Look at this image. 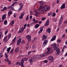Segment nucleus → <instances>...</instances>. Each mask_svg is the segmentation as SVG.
Here are the masks:
<instances>
[{
  "label": "nucleus",
  "mask_w": 67,
  "mask_h": 67,
  "mask_svg": "<svg viewBox=\"0 0 67 67\" xmlns=\"http://www.w3.org/2000/svg\"><path fill=\"white\" fill-rule=\"evenodd\" d=\"M42 9V6H41L40 7H39L38 9L39 10H40L41 9Z\"/></svg>",
  "instance_id": "42"
},
{
  "label": "nucleus",
  "mask_w": 67,
  "mask_h": 67,
  "mask_svg": "<svg viewBox=\"0 0 67 67\" xmlns=\"http://www.w3.org/2000/svg\"><path fill=\"white\" fill-rule=\"evenodd\" d=\"M11 48V47H9L7 50V53H9L10 52V49Z\"/></svg>",
  "instance_id": "24"
},
{
  "label": "nucleus",
  "mask_w": 67,
  "mask_h": 67,
  "mask_svg": "<svg viewBox=\"0 0 67 67\" xmlns=\"http://www.w3.org/2000/svg\"><path fill=\"white\" fill-rule=\"evenodd\" d=\"M14 23V21H12L10 22V25L11 26H13Z\"/></svg>",
  "instance_id": "20"
},
{
  "label": "nucleus",
  "mask_w": 67,
  "mask_h": 67,
  "mask_svg": "<svg viewBox=\"0 0 67 67\" xmlns=\"http://www.w3.org/2000/svg\"><path fill=\"white\" fill-rule=\"evenodd\" d=\"M9 41V39H7L6 40H5L4 41L5 43H7V42H8Z\"/></svg>",
  "instance_id": "58"
},
{
  "label": "nucleus",
  "mask_w": 67,
  "mask_h": 67,
  "mask_svg": "<svg viewBox=\"0 0 67 67\" xmlns=\"http://www.w3.org/2000/svg\"><path fill=\"white\" fill-rule=\"evenodd\" d=\"M63 67V66L62 65H60L59 66V67Z\"/></svg>",
  "instance_id": "64"
},
{
  "label": "nucleus",
  "mask_w": 67,
  "mask_h": 67,
  "mask_svg": "<svg viewBox=\"0 0 67 67\" xmlns=\"http://www.w3.org/2000/svg\"><path fill=\"white\" fill-rule=\"evenodd\" d=\"M48 59L49 60H51V62H53V61L54 60V58L52 56H49L48 57Z\"/></svg>",
  "instance_id": "4"
},
{
  "label": "nucleus",
  "mask_w": 67,
  "mask_h": 67,
  "mask_svg": "<svg viewBox=\"0 0 67 67\" xmlns=\"http://www.w3.org/2000/svg\"><path fill=\"white\" fill-rule=\"evenodd\" d=\"M57 3H59V0H57Z\"/></svg>",
  "instance_id": "53"
},
{
  "label": "nucleus",
  "mask_w": 67,
  "mask_h": 67,
  "mask_svg": "<svg viewBox=\"0 0 67 67\" xmlns=\"http://www.w3.org/2000/svg\"><path fill=\"white\" fill-rule=\"evenodd\" d=\"M47 52H46L47 54H48V55L50 53H51V52H50V48L49 47V48H47Z\"/></svg>",
  "instance_id": "14"
},
{
  "label": "nucleus",
  "mask_w": 67,
  "mask_h": 67,
  "mask_svg": "<svg viewBox=\"0 0 67 67\" xmlns=\"http://www.w3.org/2000/svg\"><path fill=\"white\" fill-rule=\"evenodd\" d=\"M12 13V12L11 11V10L10 9L9 10L8 13V15L9 16H10V15H11Z\"/></svg>",
  "instance_id": "19"
},
{
  "label": "nucleus",
  "mask_w": 67,
  "mask_h": 67,
  "mask_svg": "<svg viewBox=\"0 0 67 67\" xmlns=\"http://www.w3.org/2000/svg\"><path fill=\"white\" fill-rule=\"evenodd\" d=\"M20 6V7L21 8H22L23 7V5L22 4V3H21L20 4H19Z\"/></svg>",
  "instance_id": "32"
},
{
  "label": "nucleus",
  "mask_w": 67,
  "mask_h": 67,
  "mask_svg": "<svg viewBox=\"0 0 67 67\" xmlns=\"http://www.w3.org/2000/svg\"><path fill=\"white\" fill-rule=\"evenodd\" d=\"M62 22H63V17L61 16V18H60L59 21V26L60 25L61 23H62Z\"/></svg>",
  "instance_id": "7"
},
{
  "label": "nucleus",
  "mask_w": 67,
  "mask_h": 67,
  "mask_svg": "<svg viewBox=\"0 0 67 67\" xmlns=\"http://www.w3.org/2000/svg\"><path fill=\"white\" fill-rule=\"evenodd\" d=\"M38 22V20H35V21L34 22V23H37V22Z\"/></svg>",
  "instance_id": "50"
},
{
  "label": "nucleus",
  "mask_w": 67,
  "mask_h": 67,
  "mask_svg": "<svg viewBox=\"0 0 67 67\" xmlns=\"http://www.w3.org/2000/svg\"><path fill=\"white\" fill-rule=\"evenodd\" d=\"M13 51H14V49H13L10 52V54H12L13 52Z\"/></svg>",
  "instance_id": "36"
},
{
  "label": "nucleus",
  "mask_w": 67,
  "mask_h": 67,
  "mask_svg": "<svg viewBox=\"0 0 67 67\" xmlns=\"http://www.w3.org/2000/svg\"><path fill=\"white\" fill-rule=\"evenodd\" d=\"M27 25V24H25L24 25V29H25V27H26V25Z\"/></svg>",
  "instance_id": "40"
},
{
  "label": "nucleus",
  "mask_w": 67,
  "mask_h": 67,
  "mask_svg": "<svg viewBox=\"0 0 67 67\" xmlns=\"http://www.w3.org/2000/svg\"><path fill=\"white\" fill-rule=\"evenodd\" d=\"M16 37H15L14 39L12 40V42L13 43H14V42H15V40H16Z\"/></svg>",
  "instance_id": "28"
},
{
  "label": "nucleus",
  "mask_w": 67,
  "mask_h": 67,
  "mask_svg": "<svg viewBox=\"0 0 67 67\" xmlns=\"http://www.w3.org/2000/svg\"><path fill=\"white\" fill-rule=\"evenodd\" d=\"M4 25H7V20H5L4 21Z\"/></svg>",
  "instance_id": "29"
},
{
  "label": "nucleus",
  "mask_w": 67,
  "mask_h": 67,
  "mask_svg": "<svg viewBox=\"0 0 67 67\" xmlns=\"http://www.w3.org/2000/svg\"><path fill=\"white\" fill-rule=\"evenodd\" d=\"M13 16H14V18H16V17H17V16H16V15L15 14H14L13 15Z\"/></svg>",
  "instance_id": "61"
},
{
  "label": "nucleus",
  "mask_w": 67,
  "mask_h": 67,
  "mask_svg": "<svg viewBox=\"0 0 67 67\" xmlns=\"http://www.w3.org/2000/svg\"><path fill=\"white\" fill-rule=\"evenodd\" d=\"M19 18L20 19H23V16H22V15H20V16L19 17Z\"/></svg>",
  "instance_id": "43"
},
{
  "label": "nucleus",
  "mask_w": 67,
  "mask_h": 67,
  "mask_svg": "<svg viewBox=\"0 0 67 67\" xmlns=\"http://www.w3.org/2000/svg\"><path fill=\"white\" fill-rule=\"evenodd\" d=\"M11 34H9L8 35V39H9V38H10L11 37Z\"/></svg>",
  "instance_id": "31"
},
{
  "label": "nucleus",
  "mask_w": 67,
  "mask_h": 67,
  "mask_svg": "<svg viewBox=\"0 0 67 67\" xmlns=\"http://www.w3.org/2000/svg\"><path fill=\"white\" fill-rule=\"evenodd\" d=\"M65 4L63 3L60 9H65Z\"/></svg>",
  "instance_id": "15"
},
{
  "label": "nucleus",
  "mask_w": 67,
  "mask_h": 67,
  "mask_svg": "<svg viewBox=\"0 0 67 67\" xmlns=\"http://www.w3.org/2000/svg\"><path fill=\"white\" fill-rule=\"evenodd\" d=\"M33 57L34 58H37L36 57V55L34 56Z\"/></svg>",
  "instance_id": "55"
},
{
  "label": "nucleus",
  "mask_w": 67,
  "mask_h": 67,
  "mask_svg": "<svg viewBox=\"0 0 67 67\" xmlns=\"http://www.w3.org/2000/svg\"><path fill=\"white\" fill-rule=\"evenodd\" d=\"M8 29L5 32V35H6V34L8 33Z\"/></svg>",
  "instance_id": "37"
},
{
  "label": "nucleus",
  "mask_w": 67,
  "mask_h": 67,
  "mask_svg": "<svg viewBox=\"0 0 67 67\" xmlns=\"http://www.w3.org/2000/svg\"><path fill=\"white\" fill-rule=\"evenodd\" d=\"M47 38V37L45 35H43L42 36V41H44L45 40H46Z\"/></svg>",
  "instance_id": "9"
},
{
  "label": "nucleus",
  "mask_w": 67,
  "mask_h": 67,
  "mask_svg": "<svg viewBox=\"0 0 67 67\" xmlns=\"http://www.w3.org/2000/svg\"><path fill=\"white\" fill-rule=\"evenodd\" d=\"M32 51H29V52H28V55H29L30 54V53H32Z\"/></svg>",
  "instance_id": "52"
},
{
  "label": "nucleus",
  "mask_w": 67,
  "mask_h": 67,
  "mask_svg": "<svg viewBox=\"0 0 67 67\" xmlns=\"http://www.w3.org/2000/svg\"><path fill=\"white\" fill-rule=\"evenodd\" d=\"M59 47V45H57V44H56V43H54L53 44V47H54V50H56L57 49L56 51L57 55H59V53H60V50H59V49L57 48Z\"/></svg>",
  "instance_id": "1"
},
{
  "label": "nucleus",
  "mask_w": 67,
  "mask_h": 67,
  "mask_svg": "<svg viewBox=\"0 0 67 67\" xmlns=\"http://www.w3.org/2000/svg\"><path fill=\"white\" fill-rule=\"evenodd\" d=\"M20 6V7L21 8H22L23 7V5L22 4V3H21L20 4H19Z\"/></svg>",
  "instance_id": "33"
},
{
  "label": "nucleus",
  "mask_w": 67,
  "mask_h": 67,
  "mask_svg": "<svg viewBox=\"0 0 67 67\" xmlns=\"http://www.w3.org/2000/svg\"><path fill=\"white\" fill-rule=\"evenodd\" d=\"M18 2H14L11 5L8 7L9 9H11L12 10H14V5H17Z\"/></svg>",
  "instance_id": "2"
},
{
  "label": "nucleus",
  "mask_w": 67,
  "mask_h": 67,
  "mask_svg": "<svg viewBox=\"0 0 67 67\" xmlns=\"http://www.w3.org/2000/svg\"><path fill=\"white\" fill-rule=\"evenodd\" d=\"M35 45H33L32 47V49H34L35 48Z\"/></svg>",
  "instance_id": "45"
},
{
  "label": "nucleus",
  "mask_w": 67,
  "mask_h": 67,
  "mask_svg": "<svg viewBox=\"0 0 67 67\" xmlns=\"http://www.w3.org/2000/svg\"><path fill=\"white\" fill-rule=\"evenodd\" d=\"M7 38H8V36H6L4 38V41H5V40L7 39Z\"/></svg>",
  "instance_id": "38"
},
{
  "label": "nucleus",
  "mask_w": 67,
  "mask_h": 67,
  "mask_svg": "<svg viewBox=\"0 0 67 67\" xmlns=\"http://www.w3.org/2000/svg\"><path fill=\"white\" fill-rule=\"evenodd\" d=\"M3 57L2 53H0V58H1V57Z\"/></svg>",
  "instance_id": "41"
},
{
  "label": "nucleus",
  "mask_w": 67,
  "mask_h": 67,
  "mask_svg": "<svg viewBox=\"0 0 67 67\" xmlns=\"http://www.w3.org/2000/svg\"><path fill=\"white\" fill-rule=\"evenodd\" d=\"M35 59L34 58H30L29 59V61L30 62V63H32L33 62H34Z\"/></svg>",
  "instance_id": "12"
},
{
  "label": "nucleus",
  "mask_w": 67,
  "mask_h": 67,
  "mask_svg": "<svg viewBox=\"0 0 67 67\" xmlns=\"http://www.w3.org/2000/svg\"><path fill=\"white\" fill-rule=\"evenodd\" d=\"M49 20H48L47 21L46 23L44 24V26H48V25H49Z\"/></svg>",
  "instance_id": "11"
},
{
  "label": "nucleus",
  "mask_w": 67,
  "mask_h": 67,
  "mask_svg": "<svg viewBox=\"0 0 67 67\" xmlns=\"http://www.w3.org/2000/svg\"><path fill=\"white\" fill-rule=\"evenodd\" d=\"M40 25L39 24H36L35 25V27L36 29H37L38 28V27L40 26Z\"/></svg>",
  "instance_id": "23"
},
{
  "label": "nucleus",
  "mask_w": 67,
  "mask_h": 67,
  "mask_svg": "<svg viewBox=\"0 0 67 67\" xmlns=\"http://www.w3.org/2000/svg\"><path fill=\"white\" fill-rule=\"evenodd\" d=\"M28 19H29V15L27 16V17L25 19V20H28Z\"/></svg>",
  "instance_id": "49"
},
{
  "label": "nucleus",
  "mask_w": 67,
  "mask_h": 67,
  "mask_svg": "<svg viewBox=\"0 0 67 67\" xmlns=\"http://www.w3.org/2000/svg\"><path fill=\"white\" fill-rule=\"evenodd\" d=\"M33 20V22H35V19H33V20Z\"/></svg>",
  "instance_id": "62"
},
{
  "label": "nucleus",
  "mask_w": 67,
  "mask_h": 67,
  "mask_svg": "<svg viewBox=\"0 0 67 67\" xmlns=\"http://www.w3.org/2000/svg\"><path fill=\"white\" fill-rule=\"evenodd\" d=\"M23 30H24V29L23 28H20L19 29V31H18V33H22V32H23Z\"/></svg>",
  "instance_id": "13"
},
{
  "label": "nucleus",
  "mask_w": 67,
  "mask_h": 67,
  "mask_svg": "<svg viewBox=\"0 0 67 67\" xmlns=\"http://www.w3.org/2000/svg\"><path fill=\"white\" fill-rule=\"evenodd\" d=\"M47 43H48V40H45L43 42L42 46L44 47L45 45L46 46L47 44Z\"/></svg>",
  "instance_id": "5"
},
{
  "label": "nucleus",
  "mask_w": 67,
  "mask_h": 67,
  "mask_svg": "<svg viewBox=\"0 0 67 67\" xmlns=\"http://www.w3.org/2000/svg\"><path fill=\"white\" fill-rule=\"evenodd\" d=\"M23 63H24V60L22 59L21 60V62L19 63V65L21 66H23Z\"/></svg>",
  "instance_id": "8"
},
{
  "label": "nucleus",
  "mask_w": 67,
  "mask_h": 67,
  "mask_svg": "<svg viewBox=\"0 0 67 67\" xmlns=\"http://www.w3.org/2000/svg\"><path fill=\"white\" fill-rule=\"evenodd\" d=\"M43 62H44V63H47V61L46 60H45Z\"/></svg>",
  "instance_id": "56"
},
{
  "label": "nucleus",
  "mask_w": 67,
  "mask_h": 67,
  "mask_svg": "<svg viewBox=\"0 0 67 67\" xmlns=\"http://www.w3.org/2000/svg\"><path fill=\"white\" fill-rule=\"evenodd\" d=\"M21 9H22V7H20V8L18 10V11H20L21 10Z\"/></svg>",
  "instance_id": "54"
},
{
  "label": "nucleus",
  "mask_w": 67,
  "mask_h": 67,
  "mask_svg": "<svg viewBox=\"0 0 67 67\" xmlns=\"http://www.w3.org/2000/svg\"><path fill=\"white\" fill-rule=\"evenodd\" d=\"M56 38V36H54V37H52V38L51 39V42H52V41H54V40H55Z\"/></svg>",
  "instance_id": "18"
},
{
  "label": "nucleus",
  "mask_w": 67,
  "mask_h": 67,
  "mask_svg": "<svg viewBox=\"0 0 67 67\" xmlns=\"http://www.w3.org/2000/svg\"><path fill=\"white\" fill-rule=\"evenodd\" d=\"M52 14H53V12H50L48 13V16H50V15H51Z\"/></svg>",
  "instance_id": "27"
},
{
  "label": "nucleus",
  "mask_w": 67,
  "mask_h": 67,
  "mask_svg": "<svg viewBox=\"0 0 67 67\" xmlns=\"http://www.w3.org/2000/svg\"><path fill=\"white\" fill-rule=\"evenodd\" d=\"M6 18V16L5 15H4L2 16V20L3 21L4 20V19H5Z\"/></svg>",
  "instance_id": "21"
},
{
  "label": "nucleus",
  "mask_w": 67,
  "mask_h": 67,
  "mask_svg": "<svg viewBox=\"0 0 67 67\" xmlns=\"http://www.w3.org/2000/svg\"><path fill=\"white\" fill-rule=\"evenodd\" d=\"M46 55V54L45 53H43V54H42L40 55V56H41V57H44Z\"/></svg>",
  "instance_id": "26"
},
{
  "label": "nucleus",
  "mask_w": 67,
  "mask_h": 67,
  "mask_svg": "<svg viewBox=\"0 0 67 67\" xmlns=\"http://www.w3.org/2000/svg\"><path fill=\"white\" fill-rule=\"evenodd\" d=\"M2 35V32H0V40L1 39V36Z\"/></svg>",
  "instance_id": "34"
},
{
  "label": "nucleus",
  "mask_w": 67,
  "mask_h": 67,
  "mask_svg": "<svg viewBox=\"0 0 67 67\" xmlns=\"http://www.w3.org/2000/svg\"><path fill=\"white\" fill-rule=\"evenodd\" d=\"M5 57L6 58H7L8 57V54H7V53H5Z\"/></svg>",
  "instance_id": "30"
},
{
  "label": "nucleus",
  "mask_w": 67,
  "mask_h": 67,
  "mask_svg": "<svg viewBox=\"0 0 67 67\" xmlns=\"http://www.w3.org/2000/svg\"><path fill=\"white\" fill-rule=\"evenodd\" d=\"M19 51V47H17L15 50V52L16 53Z\"/></svg>",
  "instance_id": "22"
},
{
  "label": "nucleus",
  "mask_w": 67,
  "mask_h": 67,
  "mask_svg": "<svg viewBox=\"0 0 67 67\" xmlns=\"http://www.w3.org/2000/svg\"><path fill=\"white\" fill-rule=\"evenodd\" d=\"M50 9V7H47L46 6H45L42 10L43 13L44 12V11H46V10H49Z\"/></svg>",
  "instance_id": "3"
},
{
  "label": "nucleus",
  "mask_w": 67,
  "mask_h": 67,
  "mask_svg": "<svg viewBox=\"0 0 67 67\" xmlns=\"http://www.w3.org/2000/svg\"><path fill=\"white\" fill-rule=\"evenodd\" d=\"M21 40H22V39H19L17 40V45H19V44H20V43H21Z\"/></svg>",
  "instance_id": "16"
},
{
  "label": "nucleus",
  "mask_w": 67,
  "mask_h": 67,
  "mask_svg": "<svg viewBox=\"0 0 67 67\" xmlns=\"http://www.w3.org/2000/svg\"><path fill=\"white\" fill-rule=\"evenodd\" d=\"M5 61H6L7 62H8V65H10L11 64V61H9V59L8 58L6 59H5Z\"/></svg>",
  "instance_id": "17"
},
{
  "label": "nucleus",
  "mask_w": 67,
  "mask_h": 67,
  "mask_svg": "<svg viewBox=\"0 0 67 67\" xmlns=\"http://www.w3.org/2000/svg\"><path fill=\"white\" fill-rule=\"evenodd\" d=\"M23 59L24 61H26V60H27L28 59L26 58H25Z\"/></svg>",
  "instance_id": "39"
},
{
  "label": "nucleus",
  "mask_w": 67,
  "mask_h": 67,
  "mask_svg": "<svg viewBox=\"0 0 67 67\" xmlns=\"http://www.w3.org/2000/svg\"><path fill=\"white\" fill-rule=\"evenodd\" d=\"M56 15V14L55 13H53V16H55Z\"/></svg>",
  "instance_id": "48"
},
{
  "label": "nucleus",
  "mask_w": 67,
  "mask_h": 67,
  "mask_svg": "<svg viewBox=\"0 0 67 67\" xmlns=\"http://www.w3.org/2000/svg\"><path fill=\"white\" fill-rule=\"evenodd\" d=\"M42 20L43 21L44 20H45V18L44 17V18H43Z\"/></svg>",
  "instance_id": "59"
},
{
  "label": "nucleus",
  "mask_w": 67,
  "mask_h": 67,
  "mask_svg": "<svg viewBox=\"0 0 67 67\" xmlns=\"http://www.w3.org/2000/svg\"><path fill=\"white\" fill-rule=\"evenodd\" d=\"M34 24L33 23H31L30 24V26H33Z\"/></svg>",
  "instance_id": "51"
},
{
  "label": "nucleus",
  "mask_w": 67,
  "mask_h": 67,
  "mask_svg": "<svg viewBox=\"0 0 67 67\" xmlns=\"http://www.w3.org/2000/svg\"><path fill=\"white\" fill-rule=\"evenodd\" d=\"M19 39H21V37L19 36L17 38V40H19Z\"/></svg>",
  "instance_id": "44"
},
{
  "label": "nucleus",
  "mask_w": 67,
  "mask_h": 67,
  "mask_svg": "<svg viewBox=\"0 0 67 67\" xmlns=\"http://www.w3.org/2000/svg\"><path fill=\"white\" fill-rule=\"evenodd\" d=\"M43 2H40V5H43Z\"/></svg>",
  "instance_id": "46"
},
{
  "label": "nucleus",
  "mask_w": 67,
  "mask_h": 67,
  "mask_svg": "<svg viewBox=\"0 0 67 67\" xmlns=\"http://www.w3.org/2000/svg\"><path fill=\"white\" fill-rule=\"evenodd\" d=\"M24 14H25V12H24L22 14H21V15L23 16V15H24Z\"/></svg>",
  "instance_id": "47"
},
{
  "label": "nucleus",
  "mask_w": 67,
  "mask_h": 67,
  "mask_svg": "<svg viewBox=\"0 0 67 67\" xmlns=\"http://www.w3.org/2000/svg\"><path fill=\"white\" fill-rule=\"evenodd\" d=\"M41 58V55H38V58Z\"/></svg>",
  "instance_id": "60"
},
{
  "label": "nucleus",
  "mask_w": 67,
  "mask_h": 67,
  "mask_svg": "<svg viewBox=\"0 0 67 67\" xmlns=\"http://www.w3.org/2000/svg\"><path fill=\"white\" fill-rule=\"evenodd\" d=\"M29 46L26 47V49H27V50L28 49H29Z\"/></svg>",
  "instance_id": "57"
},
{
  "label": "nucleus",
  "mask_w": 67,
  "mask_h": 67,
  "mask_svg": "<svg viewBox=\"0 0 67 67\" xmlns=\"http://www.w3.org/2000/svg\"><path fill=\"white\" fill-rule=\"evenodd\" d=\"M7 9V8L6 7H4L3 9V11H5Z\"/></svg>",
  "instance_id": "35"
},
{
  "label": "nucleus",
  "mask_w": 67,
  "mask_h": 67,
  "mask_svg": "<svg viewBox=\"0 0 67 67\" xmlns=\"http://www.w3.org/2000/svg\"><path fill=\"white\" fill-rule=\"evenodd\" d=\"M26 38H27V40L29 42L31 41V36L30 35H27L26 36Z\"/></svg>",
  "instance_id": "6"
},
{
  "label": "nucleus",
  "mask_w": 67,
  "mask_h": 67,
  "mask_svg": "<svg viewBox=\"0 0 67 67\" xmlns=\"http://www.w3.org/2000/svg\"><path fill=\"white\" fill-rule=\"evenodd\" d=\"M46 31L47 32H48L49 33H51V28H49L48 29H47V31Z\"/></svg>",
  "instance_id": "25"
},
{
  "label": "nucleus",
  "mask_w": 67,
  "mask_h": 67,
  "mask_svg": "<svg viewBox=\"0 0 67 67\" xmlns=\"http://www.w3.org/2000/svg\"><path fill=\"white\" fill-rule=\"evenodd\" d=\"M44 27V26H43L40 29V30L38 32V34H40L43 31V28Z\"/></svg>",
  "instance_id": "10"
},
{
  "label": "nucleus",
  "mask_w": 67,
  "mask_h": 67,
  "mask_svg": "<svg viewBox=\"0 0 67 67\" xmlns=\"http://www.w3.org/2000/svg\"><path fill=\"white\" fill-rule=\"evenodd\" d=\"M58 42L59 43H60V40H58Z\"/></svg>",
  "instance_id": "63"
}]
</instances>
